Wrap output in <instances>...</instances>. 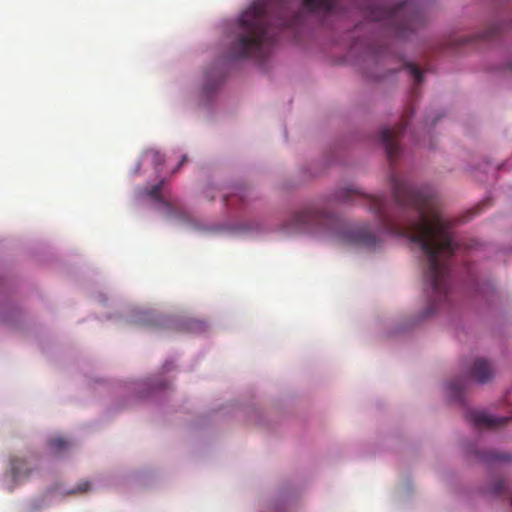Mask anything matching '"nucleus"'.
Returning <instances> with one entry per match:
<instances>
[{"mask_svg":"<svg viewBox=\"0 0 512 512\" xmlns=\"http://www.w3.org/2000/svg\"><path fill=\"white\" fill-rule=\"evenodd\" d=\"M393 202L383 196H370L351 187L335 191L334 199L348 203L361 199L378 219L379 227L395 236H403L416 245L426 258L424 292L429 301L426 312L431 315L445 302L449 292L448 260L458 249L452 221L439 209L438 200L428 186L415 187L392 173Z\"/></svg>","mask_w":512,"mask_h":512,"instance_id":"f257e3e1","label":"nucleus"},{"mask_svg":"<svg viewBox=\"0 0 512 512\" xmlns=\"http://www.w3.org/2000/svg\"><path fill=\"white\" fill-rule=\"evenodd\" d=\"M242 34L231 47L234 58L253 57L264 59L276 40L279 29L287 27L283 11L272 15L271 5L253 2L239 19Z\"/></svg>","mask_w":512,"mask_h":512,"instance_id":"f03ea898","label":"nucleus"},{"mask_svg":"<svg viewBox=\"0 0 512 512\" xmlns=\"http://www.w3.org/2000/svg\"><path fill=\"white\" fill-rule=\"evenodd\" d=\"M366 16L370 21L381 22L391 34L399 38H406L424 23L422 13L411 11L408 2L394 8L372 3L367 9Z\"/></svg>","mask_w":512,"mask_h":512,"instance_id":"7ed1b4c3","label":"nucleus"},{"mask_svg":"<svg viewBox=\"0 0 512 512\" xmlns=\"http://www.w3.org/2000/svg\"><path fill=\"white\" fill-rule=\"evenodd\" d=\"M334 222L332 216L324 213L315 206H306L296 210L291 215L286 230L316 232L322 228L329 227Z\"/></svg>","mask_w":512,"mask_h":512,"instance_id":"20e7f679","label":"nucleus"},{"mask_svg":"<svg viewBox=\"0 0 512 512\" xmlns=\"http://www.w3.org/2000/svg\"><path fill=\"white\" fill-rule=\"evenodd\" d=\"M406 126L407 123H404L394 128H384L381 131V142L385 148L387 157L391 162L396 160L400 154L398 141Z\"/></svg>","mask_w":512,"mask_h":512,"instance_id":"39448f33","label":"nucleus"},{"mask_svg":"<svg viewBox=\"0 0 512 512\" xmlns=\"http://www.w3.org/2000/svg\"><path fill=\"white\" fill-rule=\"evenodd\" d=\"M466 418L476 428H496L506 424L510 420L509 417H491L484 412L477 410L468 411Z\"/></svg>","mask_w":512,"mask_h":512,"instance_id":"423d86ee","label":"nucleus"},{"mask_svg":"<svg viewBox=\"0 0 512 512\" xmlns=\"http://www.w3.org/2000/svg\"><path fill=\"white\" fill-rule=\"evenodd\" d=\"M341 0H302L303 8L320 15L337 14L341 11Z\"/></svg>","mask_w":512,"mask_h":512,"instance_id":"0eeeda50","label":"nucleus"},{"mask_svg":"<svg viewBox=\"0 0 512 512\" xmlns=\"http://www.w3.org/2000/svg\"><path fill=\"white\" fill-rule=\"evenodd\" d=\"M469 374L478 383H486L493 376V368L490 362L483 358H478L474 361Z\"/></svg>","mask_w":512,"mask_h":512,"instance_id":"6e6552de","label":"nucleus"},{"mask_svg":"<svg viewBox=\"0 0 512 512\" xmlns=\"http://www.w3.org/2000/svg\"><path fill=\"white\" fill-rule=\"evenodd\" d=\"M350 240L355 244L367 248H375L378 244L377 236L371 232L368 225H364L352 231L350 234Z\"/></svg>","mask_w":512,"mask_h":512,"instance_id":"1a4fd4ad","label":"nucleus"},{"mask_svg":"<svg viewBox=\"0 0 512 512\" xmlns=\"http://www.w3.org/2000/svg\"><path fill=\"white\" fill-rule=\"evenodd\" d=\"M31 471L32 468L26 459L19 457L11 459V476L16 482L27 478Z\"/></svg>","mask_w":512,"mask_h":512,"instance_id":"9d476101","label":"nucleus"},{"mask_svg":"<svg viewBox=\"0 0 512 512\" xmlns=\"http://www.w3.org/2000/svg\"><path fill=\"white\" fill-rule=\"evenodd\" d=\"M48 445L52 452L59 454L70 447V442L62 437H54L49 440Z\"/></svg>","mask_w":512,"mask_h":512,"instance_id":"9b49d317","label":"nucleus"},{"mask_svg":"<svg viewBox=\"0 0 512 512\" xmlns=\"http://www.w3.org/2000/svg\"><path fill=\"white\" fill-rule=\"evenodd\" d=\"M146 160L151 162L154 167H158L164 163V156L155 149H149L144 153Z\"/></svg>","mask_w":512,"mask_h":512,"instance_id":"f8f14e48","label":"nucleus"},{"mask_svg":"<svg viewBox=\"0 0 512 512\" xmlns=\"http://www.w3.org/2000/svg\"><path fill=\"white\" fill-rule=\"evenodd\" d=\"M448 389L450 390L452 396L456 399H459L462 395V391L464 389V383L462 380H454L448 384Z\"/></svg>","mask_w":512,"mask_h":512,"instance_id":"ddd939ff","label":"nucleus"},{"mask_svg":"<svg viewBox=\"0 0 512 512\" xmlns=\"http://www.w3.org/2000/svg\"><path fill=\"white\" fill-rule=\"evenodd\" d=\"M406 67L414 81L417 84H420L423 81V74L421 70L414 64H408Z\"/></svg>","mask_w":512,"mask_h":512,"instance_id":"4468645a","label":"nucleus"},{"mask_svg":"<svg viewBox=\"0 0 512 512\" xmlns=\"http://www.w3.org/2000/svg\"><path fill=\"white\" fill-rule=\"evenodd\" d=\"M90 486H91V485H90V482H88L87 480H81V481L77 484L76 488H75V489H73V490H70V491L68 492V494H76V493H80V494H82V493H85V492H87V491H89V490H90Z\"/></svg>","mask_w":512,"mask_h":512,"instance_id":"2eb2a0df","label":"nucleus"},{"mask_svg":"<svg viewBox=\"0 0 512 512\" xmlns=\"http://www.w3.org/2000/svg\"><path fill=\"white\" fill-rule=\"evenodd\" d=\"M162 183L163 182H160L159 184H156L154 186H152L147 194L153 198V199H156V200H160L161 199V195H160V192H161V188H162Z\"/></svg>","mask_w":512,"mask_h":512,"instance_id":"dca6fc26","label":"nucleus"},{"mask_svg":"<svg viewBox=\"0 0 512 512\" xmlns=\"http://www.w3.org/2000/svg\"><path fill=\"white\" fill-rule=\"evenodd\" d=\"M505 488V483L504 481H499L495 487H494V493L495 494H500Z\"/></svg>","mask_w":512,"mask_h":512,"instance_id":"f3484780","label":"nucleus"},{"mask_svg":"<svg viewBox=\"0 0 512 512\" xmlns=\"http://www.w3.org/2000/svg\"><path fill=\"white\" fill-rule=\"evenodd\" d=\"M491 459L493 460H500V461H507L509 458L504 454H493L491 456Z\"/></svg>","mask_w":512,"mask_h":512,"instance_id":"a211bd4d","label":"nucleus"},{"mask_svg":"<svg viewBox=\"0 0 512 512\" xmlns=\"http://www.w3.org/2000/svg\"><path fill=\"white\" fill-rule=\"evenodd\" d=\"M466 42H467V40H466V39L461 38V39H457V40H455V41L453 42V44H454V45H463V44H465Z\"/></svg>","mask_w":512,"mask_h":512,"instance_id":"6ab92c4d","label":"nucleus"},{"mask_svg":"<svg viewBox=\"0 0 512 512\" xmlns=\"http://www.w3.org/2000/svg\"><path fill=\"white\" fill-rule=\"evenodd\" d=\"M492 36H493V32L488 31V32L484 33V34L481 36V38H483V39H488V38H491Z\"/></svg>","mask_w":512,"mask_h":512,"instance_id":"aec40b11","label":"nucleus"},{"mask_svg":"<svg viewBox=\"0 0 512 512\" xmlns=\"http://www.w3.org/2000/svg\"><path fill=\"white\" fill-rule=\"evenodd\" d=\"M186 160V157L184 156L180 162V165Z\"/></svg>","mask_w":512,"mask_h":512,"instance_id":"412c9836","label":"nucleus"}]
</instances>
